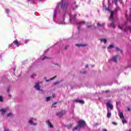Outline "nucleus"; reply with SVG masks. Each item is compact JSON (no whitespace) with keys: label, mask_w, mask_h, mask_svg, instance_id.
<instances>
[{"label":"nucleus","mask_w":131,"mask_h":131,"mask_svg":"<svg viewBox=\"0 0 131 131\" xmlns=\"http://www.w3.org/2000/svg\"><path fill=\"white\" fill-rule=\"evenodd\" d=\"M85 122L82 120H81L78 121V125L73 129V130H77V129H78V128L80 129L85 127Z\"/></svg>","instance_id":"obj_1"},{"label":"nucleus","mask_w":131,"mask_h":131,"mask_svg":"<svg viewBox=\"0 0 131 131\" xmlns=\"http://www.w3.org/2000/svg\"><path fill=\"white\" fill-rule=\"evenodd\" d=\"M68 6L69 4L68 3H63V1L61 2V9L64 10L65 12H66V10H67V8H68Z\"/></svg>","instance_id":"obj_2"},{"label":"nucleus","mask_w":131,"mask_h":131,"mask_svg":"<svg viewBox=\"0 0 131 131\" xmlns=\"http://www.w3.org/2000/svg\"><path fill=\"white\" fill-rule=\"evenodd\" d=\"M65 114H66V111L62 110V111H61L60 112L57 113L56 116H59L60 118H61V117H63V116H64Z\"/></svg>","instance_id":"obj_3"},{"label":"nucleus","mask_w":131,"mask_h":131,"mask_svg":"<svg viewBox=\"0 0 131 131\" xmlns=\"http://www.w3.org/2000/svg\"><path fill=\"white\" fill-rule=\"evenodd\" d=\"M113 60L115 62H116L117 61H119V60H120V56L118 55H117L113 57Z\"/></svg>","instance_id":"obj_4"},{"label":"nucleus","mask_w":131,"mask_h":131,"mask_svg":"<svg viewBox=\"0 0 131 131\" xmlns=\"http://www.w3.org/2000/svg\"><path fill=\"white\" fill-rule=\"evenodd\" d=\"M114 13H115L114 11L111 12V16L110 17V20H112V21H114Z\"/></svg>","instance_id":"obj_5"},{"label":"nucleus","mask_w":131,"mask_h":131,"mask_svg":"<svg viewBox=\"0 0 131 131\" xmlns=\"http://www.w3.org/2000/svg\"><path fill=\"white\" fill-rule=\"evenodd\" d=\"M33 120H36V119H34V118H32V119L30 120V121H29V123L30 124H32V125H36V123H33Z\"/></svg>","instance_id":"obj_6"},{"label":"nucleus","mask_w":131,"mask_h":131,"mask_svg":"<svg viewBox=\"0 0 131 131\" xmlns=\"http://www.w3.org/2000/svg\"><path fill=\"white\" fill-rule=\"evenodd\" d=\"M13 42L15 46L17 47H19L20 45V42L18 41V40L16 39L14 41H13Z\"/></svg>","instance_id":"obj_7"},{"label":"nucleus","mask_w":131,"mask_h":131,"mask_svg":"<svg viewBox=\"0 0 131 131\" xmlns=\"http://www.w3.org/2000/svg\"><path fill=\"white\" fill-rule=\"evenodd\" d=\"M35 89L37 90V91H39L40 90V87L39 86V83H37L36 85L34 86Z\"/></svg>","instance_id":"obj_8"},{"label":"nucleus","mask_w":131,"mask_h":131,"mask_svg":"<svg viewBox=\"0 0 131 131\" xmlns=\"http://www.w3.org/2000/svg\"><path fill=\"white\" fill-rule=\"evenodd\" d=\"M46 123H48V125L50 126V128H53L54 126L52 124V123L50 121H46Z\"/></svg>","instance_id":"obj_9"},{"label":"nucleus","mask_w":131,"mask_h":131,"mask_svg":"<svg viewBox=\"0 0 131 131\" xmlns=\"http://www.w3.org/2000/svg\"><path fill=\"white\" fill-rule=\"evenodd\" d=\"M74 102H76V103H79L80 104H84V101L83 100H75Z\"/></svg>","instance_id":"obj_10"},{"label":"nucleus","mask_w":131,"mask_h":131,"mask_svg":"<svg viewBox=\"0 0 131 131\" xmlns=\"http://www.w3.org/2000/svg\"><path fill=\"white\" fill-rule=\"evenodd\" d=\"M76 47H88V44H76Z\"/></svg>","instance_id":"obj_11"},{"label":"nucleus","mask_w":131,"mask_h":131,"mask_svg":"<svg viewBox=\"0 0 131 131\" xmlns=\"http://www.w3.org/2000/svg\"><path fill=\"white\" fill-rule=\"evenodd\" d=\"M119 115L121 119H124V116L123 115V113L122 112H120Z\"/></svg>","instance_id":"obj_12"},{"label":"nucleus","mask_w":131,"mask_h":131,"mask_svg":"<svg viewBox=\"0 0 131 131\" xmlns=\"http://www.w3.org/2000/svg\"><path fill=\"white\" fill-rule=\"evenodd\" d=\"M107 108H110L111 110H112V109H113V105L110 103H107Z\"/></svg>","instance_id":"obj_13"},{"label":"nucleus","mask_w":131,"mask_h":131,"mask_svg":"<svg viewBox=\"0 0 131 131\" xmlns=\"http://www.w3.org/2000/svg\"><path fill=\"white\" fill-rule=\"evenodd\" d=\"M107 118H110L111 117V113L109 112V110L107 111Z\"/></svg>","instance_id":"obj_14"},{"label":"nucleus","mask_w":131,"mask_h":131,"mask_svg":"<svg viewBox=\"0 0 131 131\" xmlns=\"http://www.w3.org/2000/svg\"><path fill=\"white\" fill-rule=\"evenodd\" d=\"M99 40H100L101 42H104V43H106V42H107V39H100Z\"/></svg>","instance_id":"obj_15"},{"label":"nucleus","mask_w":131,"mask_h":131,"mask_svg":"<svg viewBox=\"0 0 131 131\" xmlns=\"http://www.w3.org/2000/svg\"><path fill=\"white\" fill-rule=\"evenodd\" d=\"M0 112H2V113H6V112H7V110L4 108H2L0 110Z\"/></svg>","instance_id":"obj_16"},{"label":"nucleus","mask_w":131,"mask_h":131,"mask_svg":"<svg viewBox=\"0 0 131 131\" xmlns=\"http://www.w3.org/2000/svg\"><path fill=\"white\" fill-rule=\"evenodd\" d=\"M105 25V24H101L100 23H97V26L98 27H103V26H104Z\"/></svg>","instance_id":"obj_17"},{"label":"nucleus","mask_w":131,"mask_h":131,"mask_svg":"<svg viewBox=\"0 0 131 131\" xmlns=\"http://www.w3.org/2000/svg\"><path fill=\"white\" fill-rule=\"evenodd\" d=\"M111 26H112L113 28H115V26L114 25V21H112V23L111 24Z\"/></svg>","instance_id":"obj_18"},{"label":"nucleus","mask_w":131,"mask_h":131,"mask_svg":"<svg viewBox=\"0 0 131 131\" xmlns=\"http://www.w3.org/2000/svg\"><path fill=\"white\" fill-rule=\"evenodd\" d=\"M56 77H57V76H55L51 78H50L49 80H46V81H50V80H53V79H55V78H56Z\"/></svg>","instance_id":"obj_19"},{"label":"nucleus","mask_w":131,"mask_h":131,"mask_svg":"<svg viewBox=\"0 0 131 131\" xmlns=\"http://www.w3.org/2000/svg\"><path fill=\"white\" fill-rule=\"evenodd\" d=\"M113 48H114V45H111L107 47V49H113Z\"/></svg>","instance_id":"obj_20"},{"label":"nucleus","mask_w":131,"mask_h":131,"mask_svg":"<svg viewBox=\"0 0 131 131\" xmlns=\"http://www.w3.org/2000/svg\"><path fill=\"white\" fill-rule=\"evenodd\" d=\"M51 97H48L46 98V101H50V100H51Z\"/></svg>","instance_id":"obj_21"},{"label":"nucleus","mask_w":131,"mask_h":131,"mask_svg":"<svg viewBox=\"0 0 131 131\" xmlns=\"http://www.w3.org/2000/svg\"><path fill=\"white\" fill-rule=\"evenodd\" d=\"M126 122H127V121H126V120L125 119L122 120V123H123V124H124V123H126Z\"/></svg>","instance_id":"obj_22"},{"label":"nucleus","mask_w":131,"mask_h":131,"mask_svg":"<svg viewBox=\"0 0 131 131\" xmlns=\"http://www.w3.org/2000/svg\"><path fill=\"white\" fill-rule=\"evenodd\" d=\"M114 3L115 5H116V6H117V3H118L117 0H114Z\"/></svg>","instance_id":"obj_23"},{"label":"nucleus","mask_w":131,"mask_h":131,"mask_svg":"<svg viewBox=\"0 0 131 131\" xmlns=\"http://www.w3.org/2000/svg\"><path fill=\"white\" fill-rule=\"evenodd\" d=\"M78 24H80V25L85 24V21H80Z\"/></svg>","instance_id":"obj_24"},{"label":"nucleus","mask_w":131,"mask_h":131,"mask_svg":"<svg viewBox=\"0 0 131 131\" xmlns=\"http://www.w3.org/2000/svg\"><path fill=\"white\" fill-rule=\"evenodd\" d=\"M127 29L131 32V26L127 27Z\"/></svg>","instance_id":"obj_25"},{"label":"nucleus","mask_w":131,"mask_h":131,"mask_svg":"<svg viewBox=\"0 0 131 131\" xmlns=\"http://www.w3.org/2000/svg\"><path fill=\"white\" fill-rule=\"evenodd\" d=\"M5 11H6V13H7V14H9L10 13L9 9H6Z\"/></svg>","instance_id":"obj_26"},{"label":"nucleus","mask_w":131,"mask_h":131,"mask_svg":"<svg viewBox=\"0 0 131 131\" xmlns=\"http://www.w3.org/2000/svg\"><path fill=\"white\" fill-rule=\"evenodd\" d=\"M87 28H92L93 27V26L92 25H88L86 26Z\"/></svg>","instance_id":"obj_27"},{"label":"nucleus","mask_w":131,"mask_h":131,"mask_svg":"<svg viewBox=\"0 0 131 131\" xmlns=\"http://www.w3.org/2000/svg\"><path fill=\"white\" fill-rule=\"evenodd\" d=\"M3 96H0V102H3Z\"/></svg>","instance_id":"obj_28"},{"label":"nucleus","mask_w":131,"mask_h":131,"mask_svg":"<svg viewBox=\"0 0 131 131\" xmlns=\"http://www.w3.org/2000/svg\"><path fill=\"white\" fill-rule=\"evenodd\" d=\"M127 30H128V29H127V28H125L123 30L124 32H127Z\"/></svg>","instance_id":"obj_29"},{"label":"nucleus","mask_w":131,"mask_h":131,"mask_svg":"<svg viewBox=\"0 0 131 131\" xmlns=\"http://www.w3.org/2000/svg\"><path fill=\"white\" fill-rule=\"evenodd\" d=\"M105 10H106V11H108V12H109V11H110V7H106V8H105Z\"/></svg>","instance_id":"obj_30"},{"label":"nucleus","mask_w":131,"mask_h":131,"mask_svg":"<svg viewBox=\"0 0 131 131\" xmlns=\"http://www.w3.org/2000/svg\"><path fill=\"white\" fill-rule=\"evenodd\" d=\"M116 51L118 52V51H120V49L118 47H116Z\"/></svg>","instance_id":"obj_31"},{"label":"nucleus","mask_w":131,"mask_h":131,"mask_svg":"<svg viewBox=\"0 0 131 131\" xmlns=\"http://www.w3.org/2000/svg\"><path fill=\"white\" fill-rule=\"evenodd\" d=\"M12 115V113H9L7 115V117H9Z\"/></svg>","instance_id":"obj_32"},{"label":"nucleus","mask_w":131,"mask_h":131,"mask_svg":"<svg viewBox=\"0 0 131 131\" xmlns=\"http://www.w3.org/2000/svg\"><path fill=\"white\" fill-rule=\"evenodd\" d=\"M28 41H29V39H26L25 41V43H27V42H28Z\"/></svg>","instance_id":"obj_33"},{"label":"nucleus","mask_w":131,"mask_h":131,"mask_svg":"<svg viewBox=\"0 0 131 131\" xmlns=\"http://www.w3.org/2000/svg\"><path fill=\"white\" fill-rule=\"evenodd\" d=\"M7 93H10V86H9L7 89Z\"/></svg>","instance_id":"obj_34"},{"label":"nucleus","mask_w":131,"mask_h":131,"mask_svg":"<svg viewBox=\"0 0 131 131\" xmlns=\"http://www.w3.org/2000/svg\"><path fill=\"white\" fill-rule=\"evenodd\" d=\"M59 24H62V25L64 24V25H65V24H66V23L65 22H60L59 23Z\"/></svg>","instance_id":"obj_35"},{"label":"nucleus","mask_w":131,"mask_h":131,"mask_svg":"<svg viewBox=\"0 0 131 131\" xmlns=\"http://www.w3.org/2000/svg\"><path fill=\"white\" fill-rule=\"evenodd\" d=\"M45 59H48V57L45 56L44 57H43V58H42V60H45Z\"/></svg>","instance_id":"obj_36"},{"label":"nucleus","mask_w":131,"mask_h":131,"mask_svg":"<svg viewBox=\"0 0 131 131\" xmlns=\"http://www.w3.org/2000/svg\"><path fill=\"white\" fill-rule=\"evenodd\" d=\"M118 28H119V29H121V30H122L123 29L122 27H120V26H119Z\"/></svg>","instance_id":"obj_37"},{"label":"nucleus","mask_w":131,"mask_h":131,"mask_svg":"<svg viewBox=\"0 0 131 131\" xmlns=\"http://www.w3.org/2000/svg\"><path fill=\"white\" fill-rule=\"evenodd\" d=\"M113 124H114L115 125H116L117 124V123L115 122H113Z\"/></svg>","instance_id":"obj_38"},{"label":"nucleus","mask_w":131,"mask_h":131,"mask_svg":"<svg viewBox=\"0 0 131 131\" xmlns=\"http://www.w3.org/2000/svg\"><path fill=\"white\" fill-rule=\"evenodd\" d=\"M98 125H99V124L98 123H96L95 124H94V126H98Z\"/></svg>","instance_id":"obj_39"},{"label":"nucleus","mask_w":131,"mask_h":131,"mask_svg":"<svg viewBox=\"0 0 131 131\" xmlns=\"http://www.w3.org/2000/svg\"><path fill=\"white\" fill-rule=\"evenodd\" d=\"M131 109L130 108H127V111L130 112Z\"/></svg>","instance_id":"obj_40"},{"label":"nucleus","mask_w":131,"mask_h":131,"mask_svg":"<svg viewBox=\"0 0 131 131\" xmlns=\"http://www.w3.org/2000/svg\"><path fill=\"white\" fill-rule=\"evenodd\" d=\"M67 49H68V46H66V47L64 48V50H67Z\"/></svg>","instance_id":"obj_41"},{"label":"nucleus","mask_w":131,"mask_h":131,"mask_svg":"<svg viewBox=\"0 0 131 131\" xmlns=\"http://www.w3.org/2000/svg\"><path fill=\"white\" fill-rule=\"evenodd\" d=\"M83 73V74H85V73H86V71H83L82 73Z\"/></svg>","instance_id":"obj_42"},{"label":"nucleus","mask_w":131,"mask_h":131,"mask_svg":"<svg viewBox=\"0 0 131 131\" xmlns=\"http://www.w3.org/2000/svg\"><path fill=\"white\" fill-rule=\"evenodd\" d=\"M102 131H107V130L106 129L104 128V129H102Z\"/></svg>","instance_id":"obj_43"},{"label":"nucleus","mask_w":131,"mask_h":131,"mask_svg":"<svg viewBox=\"0 0 131 131\" xmlns=\"http://www.w3.org/2000/svg\"><path fill=\"white\" fill-rule=\"evenodd\" d=\"M120 53H121V54H122V53H123V51L122 50H120Z\"/></svg>","instance_id":"obj_44"},{"label":"nucleus","mask_w":131,"mask_h":131,"mask_svg":"<svg viewBox=\"0 0 131 131\" xmlns=\"http://www.w3.org/2000/svg\"><path fill=\"white\" fill-rule=\"evenodd\" d=\"M104 92H105V93H109V91H108V90H106V91H105Z\"/></svg>","instance_id":"obj_45"},{"label":"nucleus","mask_w":131,"mask_h":131,"mask_svg":"<svg viewBox=\"0 0 131 131\" xmlns=\"http://www.w3.org/2000/svg\"><path fill=\"white\" fill-rule=\"evenodd\" d=\"M76 16H77V14H74V17H76Z\"/></svg>","instance_id":"obj_46"},{"label":"nucleus","mask_w":131,"mask_h":131,"mask_svg":"<svg viewBox=\"0 0 131 131\" xmlns=\"http://www.w3.org/2000/svg\"><path fill=\"white\" fill-rule=\"evenodd\" d=\"M34 76H35V75H32L31 76V77H33Z\"/></svg>","instance_id":"obj_47"},{"label":"nucleus","mask_w":131,"mask_h":131,"mask_svg":"<svg viewBox=\"0 0 131 131\" xmlns=\"http://www.w3.org/2000/svg\"><path fill=\"white\" fill-rule=\"evenodd\" d=\"M120 3H122V0H119Z\"/></svg>","instance_id":"obj_48"},{"label":"nucleus","mask_w":131,"mask_h":131,"mask_svg":"<svg viewBox=\"0 0 131 131\" xmlns=\"http://www.w3.org/2000/svg\"><path fill=\"white\" fill-rule=\"evenodd\" d=\"M57 104V102H54V103H53V105H56Z\"/></svg>","instance_id":"obj_49"},{"label":"nucleus","mask_w":131,"mask_h":131,"mask_svg":"<svg viewBox=\"0 0 131 131\" xmlns=\"http://www.w3.org/2000/svg\"><path fill=\"white\" fill-rule=\"evenodd\" d=\"M98 100H101V98H98Z\"/></svg>","instance_id":"obj_50"},{"label":"nucleus","mask_w":131,"mask_h":131,"mask_svg":"<svg viewBox=\"0 0 131 131\" xmlns=\"http://www.w3.org/2000/svg\"><path fill=\"white\" fill-rule=\"evenodd\" d=\"M63 20H64L65 19V17L63 16Z\"/></svg>","instance_id":"obj_51"},{"label":"nucleus","mask_w":131,"mask_h":131,"mask_svg":"<svg viewBox=\"0 0 131 131\" xmlns=\"http://www.w3.org/2000/svg\"><path fill=\"white\" fill-rule=\"evenodd\" d=\"M8 96H9V97H11V95L9 94Z\"/></svg>","instance_id":"obj_52"},{"label":"nucleus","mask_w":131,"mask_h":131,"mask_svg":"<svg viewBox=\"0 0 131 131\" xmlns=\"http://www.w3.org/2000/svg\"><path fill=\"white\" fill-rule=\"evenodd\" d=\"M89 67V66H88V65H86V67Z\"/></svg>","instance_id":"obj_53"},{"label":"nucleus","mask_w":131,"mask_h":131,"mask_svg":"<svg viewBox=\"0 0 131 131\" xmlns=\"http://www.w3.org/2000/svg\"><path fill=\"white\" fill-rule=\"evenodd\" d=\"M117 105H118V102H117Z\"/></svg>","instance_id":"obj_54"},{"label":"nucleus","mask_w":131,"mask_h":131,"mask_svg":"<svg viewBox=\"0 0 131 131\" xmlns=\"http://www.w3.org/2000/svg\"><path fill=\"white\" fill-rule=\"evenodd\" d=\"M128 131H131V129H129Z\"/></svg>","instance_id":"obj_55"},{"label":"nucleus","mask_w":131,"mask_h":131,"mask_svg":"<svg viewBox=\"0 0 131 131\" xmlns=\"http://www.w3.org/2000/svg\"><path fill=\"white\" fill-rule=\"evenodd\" d=\"M94 66H92V67H94Z\"/></svg>","instance_id":"obj_56"},{"label":"nucleus","mask_w":131,"mask_h":131,"mask_svg":"<svg viewBox=\"0 0 131 131\" xmlns=\"http://www.w3.org/2000/svg\"><path fill=\"white\" fill-rule=\"evenodd\" d=\"M52 98H54V96H52Z\"/></svg>","instance_id":"obj_57"},{"label":"nucleus","mask_w":131,"mask_h":131,"mask_svg":"<svg viewBox=\"0 0 131 131\" xmlns=\"http://www.w3.org/2000/svg\"><path fill=\"white\" fill-rule=\"evenodd\" d=\"M72 126H70V127H71Z\"/></svg>","instance_id":"obj_58"},{"label":"nucleus","mask_w":131,"mask_h":131,"mask_svg":"<svg viewBox=\"0 0 131 131\" xmlns=\"http://www.w3.org/2000/svg\"><path fill=\"white\" fill-rule=\"evenodd\" d=\"M130 68H131V67H130Z\"/></svg>","instance_id":"obj_59"},{"label":"nucleus","mask_w":131,"mask_h":131,"mask_svg":"<svg viewBox=\"0 0 131 131\" xmlns=\"http://www.w3.org/2000/svg\"><path fill=\"white\" fill-rule=\"evenodd\" d=\"M57 131H59V130H57Z\"/></svg>","instance_id":"obj_60"}]
</instances>
